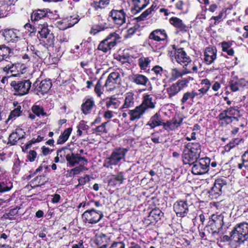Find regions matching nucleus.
<instances>
[{"mask_svg": "<svg viewBox=\"0 0 248 248\" xmlns=\"http://www.w3.org/2000/svg\"><path fill=\"white\" fill-rule=\"evenodd\" d=\"M201 146L197 142H189L186 144L183 151L182 161L184 164L191 165L200 157Z\"/></svg>", "mask_w": 248, "mask_h": 248, "instance_id": "f257e3e1", "label": "nucleus"}, {"mask_svg": "<svg viewBox=\"0 0 248 248\" xmlns=\"http://www.w3.org/2000/svg\"><path fill=\"white\" fill-rule=\"evenodd\" d=\"M128 151V149L124 147L114 148L110 156L105 159L103 166L106 168L112 169L113 166H120L123 161H125Z\"/></svg>", "mask_w": 248, "mask_h": 248, "instance_id": "f03ea898", "label": "nucleus"}, {"mask_svg": "<svg viewBox=\"0 0 248 248\" xmlns=\"http://www.w3.org/2000/svg\"><path fill=\"white\" fill-rule=\"evenodd\" d=\"M240 117V111L236 107H230L220 112L217 119L219 125L224 127L234 121L238 122Z\"/></svg>", "mask_w": 248, "mask_h": 248, "instance_id": "7ed1b4c3", "label": "nucleus"}, {"mask_svg": "<svg viewBox=\"0 0 248 248\" xmlns=\"http://www.w3.org/2000/svg\"><path fill=\"white\" fill-rule=\"evenodd\" d=\"M174 60L186 70H190L197 72L198 66L193 62L190 57L186 54L183 48L175 49L174 52Z\"/></svg>", "mask_w": 248, "mask_h": 248, "instance_id": "20e7f679", "label": "nucleus"}, {"mask_svg": "<svg viewBox=\"0 0 248 248\" xmlns=\"http://www.w3.org/2000/svg\"><path fill=\"white\" fill-rule=\"evenodd\" d=\"M232 231L236 240V246H240L248 239V223L237 224Z\"/></svg>", "mask_w": 248, "mask_h": 248, "instance_id": "39448f33", "label": "nucleus"}, {"mask_svg": "<svg viewBox=\"0 0 248 248\" xmlns=\"http://www.w3.org/2000/svg\"><path fill=\"white\" fill-rule=\"evenodd\" d=\"M104 217L101 211H97L94 209L87 210L82 215L83 222L87 225H93L98 223Z\"/></svg>", "mask_w": 248, "mask_h": 248, "instance_id": "423d86ee", "label": "nucleus"}, {"mask_svg": "<svg viewBox=\"0 0 248 248\" xmlns=\"http://www.w3.org/2000/svg\"><path fill=\"white\" fill-rule=\"evenodd\" d=\"M211 160L205 157L200 158L193 164L191 171L194 175H202L207 173L209 169Z\"/></svg>", "mask_w": 248, "mask_h": 248, "instance_id": "0eeeda50", "label": "nucleus"}, {"mask_svg": "<svg viewBox=\"0 0 248 248\" xmlns=\"http://www.w3.org/2000/svg\"><path fill=\"white\" fill-rule=\"evenodd\" d=\"M119 38V35L115 32H111L99 44L98 49L104 52H108L116 45V41Z\"/></svg>", "mask_w": 248, "mask_h": 248, "instance_id": "6e6552de", "label": "nucleus"}, {"mask_svg": "<svg viewBox=\"0 0 248 248\" xmlns=\"http://www.w3.org/2000/svg\"><path fill=\"white\" fill-rule=\"evenodd\" d=\"M193 78L189 77L179 80L166 88V92L169 98H172L180 92L184 88L187 86V84Z\"/></svg>", "mask_w": 248, "mask_h": 248, "instance_id": "1a4fd4ad", "label": "nucleus"}, {"mask_svg": "<svg viewBox=\"0 0 248 248\" xmlns=\"http://www.w3.org/2000/svg\"><path fill=\"white\" fill-rule=\"evenodd\" d=\"M38 32L40 37L44 42L46 47L52 46L54 44V37L50 30L48 29V26L46 23L39 25L38 27Z\"/></svg>", "mask_w": 248, "mask_h": 248, "instance_id": "9d476101", "label": "nucleus"}, {"mask_svg": "<svg viewBox=\"0 0 248 248\" xmlns=\"http://www.w3.org/2000/svg\"><path fill=\"white\" fill-rule=\"evenodd\" d=\"M11 85L18 95L22 96L27 94L29 92L31 82L29 79L18 81H13L11 83Z\"/></svg>", "mask_w": 248, "mask_h": 248, "instance_id": "9b49d317", "label": "nucleus"}, {"mask_svg": "<svg viewBox=\"0 0 248 248\" xmlns=\"http://www.w3.org/2000/svg\"><path fill=\"white\" fill-rule=\"evenodd\" d=\"M229 88L233 92L242 91L248 88V81L243 78L234 77L229 82Z\"/></svg>", "mask_w": 248, "mask_h": 248, "instance_id": "f8f14e48", "label": "nucleus"}, {"mask_svg": "<svg viewBox=\"0 0 248 248\" xmlns=\"http://www.w3.org/2000/svg\"><path fill=\"white\" fill-rule=\"evenodd\" d=\"M120 80L119 73L118 72H112L108 75L103 88H105L107 91H112L115 88L116 85L120 83Z\"/></svg>", "mask_w": 248, "mask_h": 248, "instance_id": "ddd939ff", "label": "nucleus"}, {"mask_svg": "<svg viewBox=\"0 0 248 248\" xmlns=\"http://www.w3.org/2000/svg\"><path fill=\"white\" fill-rule=\"evenodd\" d=\"M109 16L113 22L116 25L121 26L125 22L126 14L123 9H113L110 12Z\"/></svg>", "mask_w": 248, "mask_h": 248, "instance_id": "4468645a", "label": "nucleus"}, {"mask_svg": "<svg viewBox=\"0 0 248 248\" xmlns=\"http://www.w3.org/2000/svg\"><path fill=\"white\" fill-rule=\"evenodd\" d=\"M226 178H218L216 180L214 186L209 191V194L212 196V198H216L220 195L222 192V189L226 186Z\"/></svg>", "mask_w": 248, "mask_h": 248, "instance_id": "2eb2a0df", "label": "nucleus"}, {"mask_svg": "<svg viewBox=\"0 0 248 248\" xmlns=\"http://www.w3.org/2000/svg\"><path fill=\"white\" fill-rule=\"evenodd\" d=\"M66 159L69 163V165L72 167L76 165H79L80 166L83 167L88 163V160L85 157L80 156L78 154L67 155Z\"/></svg>", "mask_w": 248, "mask_h": 248, "instance_id": "dca6fc26", "label": "nucleus"}, {"mask_svg": "<svg viewBox=\"0 0 248 248\" xmlns=\"http://www.w3.org/2000/svg\"><path fill=\"white\" fill-rule=\"evenodd\" d=\"M156 104V98L153 94L144 93L140 105L146 111L149 109H154Z\"/></svg>", "mask_w": 248, "mask_h": 248, "instance_id": "f3484780", "label": "nucleus"}, {"mask_svg": "<svg viewBox=\"0 0 248 248\" xmlns=\"http://www.w3.org/2000/svg\"><path fill=\"white\" fill-rule=\"evenodd\" d=\"M173 209L178 217H186L188 212V207L186 202L180 201L173 204Z\"/></svg>", "mask_w": 248, "mask_h": 248, "instance_id": "a211bd4d", "label": "nucleus"}, {"mask_svg": "<svg viewBox=\"0 0 248 248\" xmlns=\"http://www.w3.org/2000/svg\"><path fill=\"white\" fill-rule=\"evenodd\" d=\"M78 16L75 17L70 16L66 19L58 21L56 23L57 27L61 30H65L72 27L78 22Z\"/></svg>", "mask_w": 248, "mask_h": 248, "instance_id": "6ab92c4d", "label": "nucleus"}, {"mask_svg": "<svg viewBox=\"0 0 248 248\" xmlns=\"http://www.w3.org/2000/svg\"><path fill=\"white\" fill-rule=\"evenodd\" d=\"M217 50L215 47H206L203 53V62L207 65L213 63L217 59Z\"/></svg>", "mask_w": 248, "mask_h": 248, "instance_id": "aec40b11", "label": "nucleus"}, {"mask_svg": "<svg viewBox=\"0 0 248 248\" xmlns=\"http://www.w3.org/2000/svg\"><path fill=\"white\" fill-rule=\"evenodd\" d=\"M5 40L8 42L16 43L20 38V32L17 30H5L3 32Z\"/></svg>", "mask_w": 248, "mask_h": 248, "instance_id": "412c9836", "label": "nucleus"}, {"mask_svg": "<svg viewBox=\"0 0 248 248\" xmlns=\"http://www.w3.org/2000/svg\"><path fill=\"white\" fill-rule=\"evenodd\" d=\"M183 121L182 117H174L171 120L167 121L166 123L164 122L163 128L168 131H175L181 125Z\"/></svg>", "mask_w": 248, "mask_h": 248, "instance_id": "4be33fe9", "label": "nucleus"}, {"mask_svg": "<svg viewBox=\"0 0 248 248\" xmlns=\"http://www.w3.org/2000/svg\"><path fill=\"white\" fill-rule=\"evenodd\" d=\"M51 86L50 80L45 79L36 86L34 91L38 95L42 96L48 92Z\"/></svg>", "mask_w": 248, "mask_h": 248, "instance_id": "5701e85b", "label": "nucleus"}, {"mask_svg": "<svg viewBox=\"0 0 248 248\" xmlns=\"http://www.w3.org/2000/svg\"><path fill=\"white\" fill-rule=\"evenodd\" d=\"M168 38L166 31L164 29H156L152 31L149 36V39L157 42L164 41Z\"/></svg>", "mask_w": 248, "mask_h": 248, "instance_id": "b1692460", "label": "nucleus"}, {"mask_svg": "<svg viewBox=\"0 0 248 248\" xmlns=\"http://www.w3.org/2000/svg\"><path fill=\"white\" fill-rule=\"evenodd\" d=\"M25 133L21 128H16L9 137L8 143L15 145L16 142L22 139L25 138Z\"/></svg>", "mask_w": 248, "mask_h": 248, "instance_id": "393cba45", "label": "nucleus"}, {"mask_svg": "<svg viewBox=\"0 0 248 248\" xmlns=\"http://www.w3.org/2000/svg\"><path fill=\"white\" fill-rule=\"evenodd\" d=\"M146 110L140 105L137 106L134 109L129 110L128 114L129 119L131 121L140 119L145 113Z\"/></svg>", "mask_w": 248, "mask_h": 248, "instance_id": "a878e982", "label": "nucleus"}, {"mask_svg": "<svg viewBox=\"0 0 248 248\" xmlns=\"http://www.w3.org/2000/svg\"><path fill=\"white\" fill-rule=\"evenodd\" d=\"M124 179V172L120 171L116 174L111 175L108 180V184L111 186H119L123 183Z\"/></svg>", "mask_w": 248, "mask_h": 248, "instance_id": "bb28decb", "label": "nucleus"}, {"mask_svg": "<svg viewBox=\"0 0 248 248\" xmlns=\"http://www.w3.org/2000/svg\"><path fill=\"white\" fill-rule=\"evenodd\" d=\"M152 57H144L142 56L138 60V64L140 68V69L145 71H147L150 70V64L153 61Z\"/></svg>", "mask_w": 248, "mask_h": 248, "instance_id": "cd10ccee", "label": "nucleus"}, {"mask_svg": "<svg viewBox=\"0 0 248 248\" xmlns=\"http://www.w3.org/2000/svg\"><path fill=\"white\" fill-rule=\"evenodd\" d=\"M95 106V103L93 97L86 98L81 105V110L85 115L91 112L93 108Z\"/></svg>", "mask_w": 248, "mask_h": 248, "instance_id": "c85d7f7f", "label": "nucleus"}, {"mask_svg": "<svg viewBox=\"0 0 248 248\" xmlns=\"http://www.w3.org/2000/svg\"><path fill=\"white\" fill-rule=\"evenodd\" d=\"M170 22L181 31L186 32L189 30V27L185 24L182 20L178 17H173L170 18Z\"/></svg>", "mask_w": 248, "mask_h": 248, "instance_id": "c756f323", "label": "nucleus"}, {"mask_svg": "<svg viewBox=\"0 0 248 248\" xmlns=\"http://www.w3.org/2000/svg\"><path fill=\"white\" fill-rule=\"evenodd\" d=\"M164 124V122L161 119L160 115L158 113H156L151 117L147 123V125H149L151 128H154L160 125L163 126Z\"/></svg>", "mask_w": 248, "mask_h": 248, "instance_id": "7c9ffc66", "label": "nucleus"}, {"mask_svg": "<svg viewBox=\"0 0 248 248\" xmlns=\"http://www.w3.org/2000/svg\"><path fill=\"white\" fill-rule=\"evenodd\" d=\"M135 103L134 93L132 92H128L124 95V103L122 108H127L134 107Z\"/></svg>", "mask_w": 248, "mask_h": 248, "instance_id": "2f4dec72", "label": "nucleus"}, {"mask_svg": "<svg viewBox=\"0 0 248 248\" xmlns=\"http://www.w3.org/2000/svg\"><path fill=\"white\" fill-rule=\"evenodd\" d=\"M13 187L12 183L4 178L3 175H0V193H4L10 191Z\"/></svg>", "mask_w": 248, "mask_h": 248, "instance_id": "473e14b6", "label": "nucleus"}, {"mask_svg": "<svg viewBox=\"0 0 248 248\" xmlns=\"http://www.w3.org/2000/svg\"><path fill=\"white\" fill-rule=\"evenodd\" d=\"M193 73H196V72L189 69L186 70V68H184L182 70H179L177 68H173L171 70V78L173 80H176V79L182 77L184 75Z\"/></svg>", "mask_w": 248, "mask_h": 248, "instance_id": "72a5a7b5", "label": "nucleus"}, {"mask_svg": "<svg viewBox=\"0 0 248 248\" xmlns=\"http://www.w3.org/2000/svg\"><path fill=\"white\" fill-rule=\"evenodd\" d=\"M196 97L195 94V91L191 92H187L184 93L181 102L182 105L187 104L192 105L194 103V98Z\"/></svg>", "mask_w": 248, "mask_h": 248, "instance_id": "f704fd0d", "label": "nucleus"}, {"mask_svg": "<svg viewBox=\"0 0 248 248\" xmlns=\"http://www.w3.org/2000/svg\"><path fill=\"white\" fill-rule=\"evenodd\" d=\"M132 81L137 85L140 86H146L147 83L149 82L148 78L145 76L139 74L134 75Z\"/></svg>", "mask_w": 248, "mask_h": 248, "instance_id": "c9c22d12", "label": "nucleus"}, {"mask_svg": "<svg viewBox=\"0 0 248 248\" xmlns=\"http://www.w3.org/2000/svg\"><path fill=\"white\" fill-rule=\"evenodd\" d=\"M149 1L150 0H133L134 7L132 10L136 13L140 12L149 4Z\"/></svg>", "mask_w": 248, "mask_h": 248, "instance_id": "e433bc0d", "label": "nucleus"}, {"mask_svg": "<svg viewBox=\"0 0 248 248\" xmlns=\"http://www.w3.org/2000/svg\"><path fill=\"white\" fill-rule=\"evenodd\" d=\"M121 105L120 100L116 98L110 97L106 100V106L110 109H117Z\"/></svg>", "mask_w": 248, "mask_h": 248, "instance_id": "4c0bfd02", "label": "nucleus"}, {"mask_svg": "<svg viewBox=\"0 0 248 248\" xmlns=\"http://www.w3.org/2000/svg\"><path fill=\"white\" fill-rule=\"evenodd\" d=\"M72 131V127H69L64 130V131L59 136L57 140L58 144H62L66 142L68 139Z\"/></svg>", "mask_w": 248, "mask_h": 248, "instance_id": "58836bf2", "label": "nucleus"}, {"mask_svg": "<svg viewBox=\"0 0 248 248\" xmlns=\"http://www.w3.org/2000/svg\"><path fill=\"white\" fill-rule=\"evenodd\" d=\"M233 42L232 41H223L221 43L222 51L226 52L229 56H233L234 53L233 49L231 48Z\"/></svg>", "mask_w": 248, "mask_h": 248, "instance_id": "ea45409f", "label": "nucleus"}, {"mask_svg": "<svg viewBox=\"0 0 248 248\" xmlns=\"http://www.w3.org/2000/svg\"><path fill=\"white\" fill-rule=\"evenodd\" d=\"M46 14V10L38 9L33 12L31 15V19L32 21H38L45 17Z\"/></svg>", "mask_w": 248, "mask_h": 248, "instance_id": "a19ab883", "label": "nucleus"}, {"mask_svg": "<svg viewBox=\"0 0 248 248\" xmlns=\"http://www.w3.org/2000/svg\"><path fill=\"white\" fill-rule=\"evenodd\" d=\"M211 220L218 227L221 228L224 225V216L222 214H213L211 217Z\"/></svg>", "mask_w": 248, "mask_h": 248, "instance_id": "79ce46f5", "label": "nucleus"}, {"mask_svg": "<svg viewBox=\"0 0 248 248\" xmlns=\"http://www.w3.org/2000/svg\"><path fill=\"white\" fill-rule=\"evenodd\" d=\"M241 160L242 162L237 163V167L240 170H248V151L242 155Z\"/></svg>", "mask_w": 248, "mask_h": 248, "instance_id": "37998d69", "label": "nucleus"}, {"mask_svg": "<svg viewBox=\"0 0 248 248\" xmlns=\"http://www.w3.org/2000/svg\"><path fill=\"white\" fill-rule=\"evenodd\" d=\"M27 53L24 54L22 58L29 61L31 57L34 58L37 55V51H35L34 47L33 46H28L27 47Z\"/></svg>", "mask_w": 248, "mask_h": 248, "instance_id": "c03bdc74", "label": "nucleus"}, {"mask_svg": "<svg viewBox=\"0 0 248 248\" xmlns=\"http://www.w3.org/2000/svg\"><path fill=\"white\" fill-rule=\"evenodd\" d=\"M9 47L5 46H0V62L6 59L10 53Z\"/></svg>", "mask_w": 248, "mask_h": 248, "instance_id": "a18cd8bd", "label": "nucleus"}, {"mask_svg": "<svg viewBox=\"0 0 248 248\" xmlns=\"http://www.w3.org/2000/svg\"><path fill=\"white\" fill-rule=\"evenodd\" d=\"M158 9V8L157 7L156 5L153 4L150 8L142 13V14L138 17V19L140 21L144 20L145 17L151 14L152 11L156 10Z\"/></svg>", "mask_w": 248, "mask_h": 248, "instance_id": "49530a36", "label": "nucleus"}, {"mask_svg": "<svg viewBox=\"0 0 248 248\" xmlns=\"http://www.w3.org/2000/svg\"><path fill=\"white\" fill-rule=\"evenodd\" d=\"M21 107L18 106L13 110H12L7 120L6 121V123L9 122L11 120L15 119L16 117L20 116L21 111Z\"/></svg>", "mask_w": 248, "mask_h": 248, "instance_id": "de8ad7c7", "label": "nucleus"}, {"mask_svg": "<svg viewBox=\"0 0 248 248\" xmlns=\"http://www.w3.org/2000/svg\"><path fill=\"white\" fill-rule=\"evenodd\" d=\"M223 241L229 242L230 241V244L232 246L237 247L236 246V240L235 239L234 235L232 231L230 232V236L225 235L223 236Z\"/></svg>", "mask_w": 248, "mask_h": 248, "instance_id": "09e8293b", "label": "nucleus"}, {"mask_svg": "<svg viewBox=\"0 0 248 248\" xmlns=\"http://www.w3.org/2000/svg\"><path fill=\"white\" fill-rule=\"evenodd\" d=\"M45 138V135L44 134H40L37 135L36 137H34L27 143V148H30L31 145L37 142L42 141Z\"/></svg>", "mask_w": 248, "mask_h": 248, "instance_id": "8fccbe9b", "label": "nucleus"}, {"mask_svg": "<svg viewBox=\"0 0 248 248\" xmlns=\"http://www.w3.org/2000/svg\"><path fill=\"white\" fill-rule=\"evenodd\" d=\"M157 78H161L163 74H165L166 71L164 70L161 66L155 65L152 69Z\"/></svg>", "mask_w": 248, "mask_h": 248, "instance_id": "3c124183", "label": "nucleus"}, {"mask_svg": "<svg viewBox=\"0 0 248 248\" xmlns=\"http://www.w3.org/2000/svg\"><path fill=\"white\" fill-rule=\"evenodd\" d=\"M18 210L17 208H14L10 210V211L5 213L3 215V217L6 219H9L10 220H13L14 218V217L17 214Z\"/></svg>", "mask_w": 248, "mask_h": 248, "instance_id": "603ef678", "label": "nucleus"}, {"mask_svg": "<svg viewBox=\"0 0 248 248\" xmlns=\"http://www.w3.org/2000/svg\"><path fill=\"white\" fill-rule=\"evenodd\" d=\"M107 28L104 25H98L93 27L91 30V33L93 35L96 34L98 32L105 30Z\"/></svg>", "mask_w": 248, "mask_h": 248, "instance_id": "864d4df0", "label": "nucleus"}, {"mask_svg": "<svg viewBox=\"0 0 248 248\" xmlns=\"http://www.w3.org/2000/svg\"><path fill=\"white\" fill-rule=\"evenodd\" d=\"M108 122L102 123L100 125L96 127L94 129V132L99 133H107V130L106 128V125L108 124Z\"/></svg>", "mask_w": 248, "mask_h": 248, "instance_id": "5fc2aeb1", "label": "nucleus"}, {"mask_svg": "<svg viewBox=\"0 0 248 248\" xmlns=\"http://www.w3.org/2000/svg\"><path fill=\"white\" fill-rule=\"evenodd\" d=\"M32 112L36 115L44 116L46 113L44 112L43 108L39 106H33L32 108Z\"/></svg>", "mask_w": 248, "mask_h": 248, "instance_id": "6e6d98bb", "label": "nucleus"}, {"mask_svg": "<svg viewBox=\"0 0 248 248\" xmlns=\"http://www.w3.org/2000/svg\"><path fill=\"white\" fill-rule=\"evenodd\" d=\"M17 66L13 63H9L3 68V71L7 74L13 73L16 71Z\"/></svg>", "mask_w": 248, "mask_h": 248, "instance_id": "4d7b16f0", "label": "nucleus"}, {"mask_svg": "<svg viewBox=\"0 0 248 248\" xmlns=\"http://www.w3.org/2000/svg\"><path fill=\"white\" fill-rule=\"evenodd\" d=\"M110 0H99V1H93L95 6L99 8H104L108 5Z\"/></svg>", "mask_w": 248, "mask_h": 248, "instance_id": "13d9d810", "label": "nucleus"}, {"mask_svg": "<svg viewBox=\"0 0 248 248\" xmlns=\"http://www.w3.org/2000/svg\"><path fill=\"white\" fill-rule=\"evenodd\" d=\"M102 83L100 80H99L96 84L95 85L94 88V92L96 94L97 96L98 97H100L101 95L103 94V92L102 91Z\"/></svg>", "mask_w": 248, "mask_h": 248, "instance_id": "bf43d9fd", "label": "nucleus"}, {"mask_svg": "<svg viewBox=\"0 0 248 248\" xmlns=\"http://www.w3.org/2000/svg\"><path fill=\"white\" fill-rule=\"evenodd\" d=\"M33 182L35 183V185L37 186L44 184L46 182L45 177L43 175L37 176L34 180Z\"/></svg>", "mask_w": 248, "mask_h": 248, "instance_id": "052dcab7", "label": "nucleus"}, {"mask_svg": "<svg viewBox=\"0 0 248 248\" xmlns=\"http://www.w3.org/2000/svg\"><path fill=\"white\" fill-rule=\"evenodd\" d=\"M58 39L61 43L68 42L69 39V35L68 33L62 32L58 36Z\"/></svg>", "mask_w": 248, "mask_h": 248, "instance_id": "680f3d73", "label": "nucleus"}, {"mask_svg": "<svg viewBox=\"0 0 248 248\" xmlns=\"http://www.w3.org/2000/svg\"><path fill=\"white\" fill-rule=\"evenodd\" d=\"M224 16L225 13L224 12H220L217 16H213L211 18V21L212 22V21L214 20V24H217L222 20Z\"/></svg>", "mask_w": 248, "mask_h": 248, "instance_id": "e2e57ef3", "label": "nucleus"}, {"mask_svg": "<svg viewBox=\"0 0 248 248\" xmlns=\"http://www.w3.org/2000/svg\"><path fill=\"white\" fill-rule=\"evenodd\" d=\"M37 157V153L34 150H30L27 155L28 159L30 162H33Z\"/></svg>", "mask_w": 248, "mask_h": 248, "instance_id": "0e129e2a", "label": "nucleus"}, {"mask_svg": "<svg viewBox=\"0 0 248 248\" xmlns=\"http://www.w3.org/2000/svg\"><path fill=\"white\" fill-rule=\"evenodd\" d=\"M201 84L202 85V87L204 88L207 92L208 91L211 86V83L210 81L207 78L202 79Z\"/></svg>", "mask_w": 248, "mask_h": 248, "instance_id": "69168bd1", "label": "nucleus"}, {"mask_svg": "<svg viewBox=\"0 0 248 248\" xmlns=\"http://www.w3.org/2000/svg\"><path fill=\"white\" fill-rule=\"evenodd\" d=\"M90 181V177L88 175H86L84 177H81L78 179V184L77 185V187L79 186H83L87 182Z\"/></svg>", "mask_w": 248, "mask_h": 248, "instance_id": "338daca9", "label": "nucleus"}, {"mask_svg": "<svg viewBox=\"0 0 248 248\" xmlns=\"http://www.w3.org/2000/svg\"><path fill=\"white\" fill-rule=\"evenodd\" d=\"M136 28H131L127 30V33L124 34V37L125 38H130L136 32Z\"/></svg>", "mask_w": 248, "mask_h": 248, "instance_id": "774afa93", "label": "nucleus"}]
</instances>
